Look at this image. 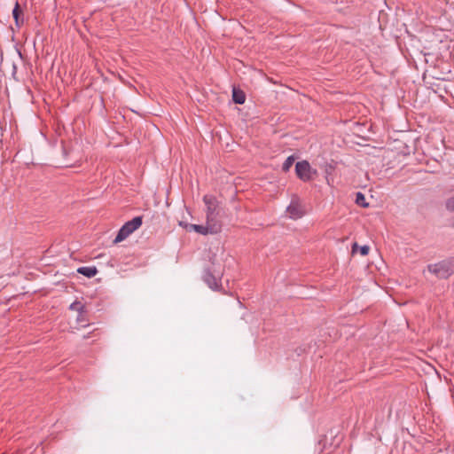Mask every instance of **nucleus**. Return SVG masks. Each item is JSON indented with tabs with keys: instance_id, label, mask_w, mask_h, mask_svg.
Instances as JSON below:
<instances>
[{
	"instance_id": "obj_7",
	"label": "nucleus",
	"mask_w": 454,
	"mask_h": 454,
	"mask_svg": "<svg viewBox=\"0 0 454 454\" xmlns=\"http://www.w3.org/2000/svg\"><path fill=\"white\" fill-rule=\"evenodd\" d=\"M203 279L212 290H217L219 288V278L214 276L209 270H205Z\"/></svg>"
},
{
	"instance_id": "obj_9",
	"label": "nucleus",
	"mask_w": 454,
	"mask_h": 454,
	"mask_svg": "<svg viewBox=\"0 0 454 454\" xmlns=\"http://www.w3.org/2000/svg\"><path fill=\"white\" fill-rule=\"evenodd\" d=\"M233 101L237 104H243L246 100L245 94L241 90H233L232 91Z\"/></svg>"
},
{
	"instance_id": "obj_4",
	"label": "nucleus",
	"mask_w": 454,
	"mask_h": 454,
	"mask_svg": "<svg viewBox=\"0 0 454 454\" xmlns=\"http://www.w3.org/2000/svg\"><path fill=\"white\" fill-rule=\"evenodd\" d=\"M286 213L290 219L297 220L301 218L304 214V207L297 196H293L290 204L287 206Z\"/></svg>"
},
{
	"instance_id": "obj_17",
	"label": "nucleus",
	"mask_w": 454,
	"mask_h": 454,
	"mask_svg": "<svg viewBox=\"0 0 454 454\" xmlns=\"http://www.w3.org/2000/svg\"><path fill=\"white\" fill-rule=\"evenodd\" d=\"M185 222H179V225L185 229Z\"/></svg>"
},
{
	"instance_id": "obj_16",
	"label": "nucleus",
	"mask_w": 454,
	"mask_h": 454,
	"mask_svg": "<svg viewBox=\"0 0 454 454\" xmlns=\"http://www.w3.org/2000/svg\"><path fill=\"white\" fill-rule=\"evenodd\" d=\"M358 250H359L358 245L356 243H354V245L352 246V254L356 253Z\"/></svg>"
},
{
	"instance_id": "obj_10",
	"label": "nucleus",
	"mask_w": 454,
	"mask_h": 454,
	"mask_svg": "<svg viewBox=\"0 0 454 454\" xmlns=\"http://www.w3.org/2000/svg\"><path fill=\"white\" fill-rule=\"evenodd\" d=\"M356 203L363 207H369V204L365 201L364 195L360 192L356 195Z\"/></svg>"
},
{
	"instance_id": "obj_2",
	"label": "nucleus",
	"mask_w": 454,
	"mask_h": 454,
	"mask_svg": "<svg viewBox=\"0 0 454 454\" xmlns=\"http://www.w3.org/2000/svg\"><path fill=\"white\" fill-rule=\"evenodd\" d=\"M142 224V217L136 216L132 220L124 223V225L119 230L114 243L117 244L127 239L131 233L137 230Z\"/></svg>"
},
{
	"instance_id": "obj_11",
	"label": "nucleus",
	"mask_w": 454,
	"mask_h": 454,
	"mask_svg": "<svg viewBox=\"0 0 454 454\" xmlns=\"http://www.w3.org/2000/svg\"><path fill=\"white\" fill-rule=\"evenodd\" d=\"M294 157L293 155L286 158V160L284 161L282 165V169L286 172L290 169V168L293 166L294 162Z\"/></svg>"
},
{
	"instance_id": "obj_14",
	"label": "nucleus",
	"mask_w": 454,
	"mask_h": 454,
	"mask_svg": "<svg viewBox=\"0 0 454 454\" xmlns=\"http://www.w3.org/2000/svg\"><path fill=\"white\" fill-rule=\"evenodd\" d=\"M446 207L449 210L454 212V196L447 200Z\"/></svg>"
},
{
	"instance_id": "obj_5",
	"label": "nucleus",
	"mask_w": 454,
	"mask_h": 454,
	"mask_svg": "<svg viewBox=\"0 0 454 454\" xmlns=\"http://www.w3.org/2000/svg\"><path fill=\"white\" fill-rule=\"evenodd\" d=\"M185 230L188 231H193L202 235H207L208 233L215 234L220 231L221 225L219 223H208L207 221L206 225L185 223Z\"/></svg>"
},
{
	"instance_id": "obj_15",
	"label": "nucleus",
	"mask_w": 454,
	"mask_h": 454,
	"mask_svg": "<svg viewBox=\"0 0 454 454\" xmlns=\"http://www.w3.org/2000/svg\"><path fill=\"white\" fill-rule=\"evenodd\" d=\"M369 247L368 246H362L359 247V252L362 255H366L369 253Z\"/></svg>"
},
{
	"instance_id": "obj_6",
	"label": "nucleus",
	"mask_w": 454,
	"mask_h": 454,
	"mask_svg": "<svg viewBox=\"0 0 454 454\" xmlns=\"http://www.w3.org/2000/svg\"><path fill=\"white\" fill-rule=\"evenodd\" d=\"M295 171L298 177L304 182L311 180L317 175V170L312 168L307 160L297 162Z\"/></svg>"
},
{
	"instance_id": "obj_1",
	"label": "nucleus",
	"mask_w": 454,
	"mask_h": 454,
	"mask_svg": "<svg viewBox=\"0 0 454 454\" xmlns=\"http://www.w3.org/2000/svg\"><path fill=\"white\" fill-rule=\"evenodd\" d=\"M427 270L438 278H448L454 273V260L448 259L429 264Z\"/></svg>"
},
{
	"instance_id": "obj_13",
	"label": "nucleus",
	"mask_w": 454,
	"mask_h": 454,
	"mask_svg": "<svg viewBox=\"0 0 454 454\" xmlns=\"http://www.w3.org/2000/svg\"><path fill=\"white\" fill-rule=\"evenodd\" d=\"M69 309L71 310H75V311L79 312L80 315H82V310H83V306H82V304L81 302L74 301V302L71 303Z\"/></svg>"
},
{
	"instance_id": "obj_3",
	"label": "nucleus",
	"mask_w": 454,
	"mask_h": 454,
	"mask_svg": "<svg viewBox=\"0 0 454 454\" xmlns=\"http://www.w3.org/2000/svg\"><path fill=\"white\" fill-rule=\"evenodd\" d=\"M203 201L206 205V215L208 223H219L217 217L219 215L218 211V201L213 195H205Z\"/></svg>"
},
{
	"instance_id": "obj_8",
	"label": "nucleus",
	"mask_w": 454,
	"mask_h": 454,
	"mask_svg": "<svg viewBox=\"0 0 454 454\" xmlns=\"http://www.w3.org/2000/svg\"><path fill=\"white\" fill-rule=\"evenodd\" d=\"M77 271H78V273H80L83 276H86L88 278H92V277L96 276V274L98 272L96 267H87V266L80 267L77 270Z\"/></svg>"
},
{
	"instance_id": "obj_12",
	"label": "nucleus",
	"mask_w": 454,
	"mask_h": 454,
	"mask_svg": "<svg viewBox=\"0 0 454 454\" xmlns=\"http://www.w3.org/2000/svg\"><path fill=\"white\" fill-rule=\"evenodd\" d=\"M21 11L20 10V5L16 3L14 9L12 10V16L15 20V23L18 27H20V15Z\"/></svg>"
}]
</instances>
